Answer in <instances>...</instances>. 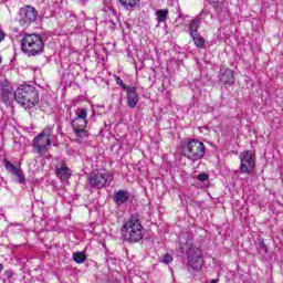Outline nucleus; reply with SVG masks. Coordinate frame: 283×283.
I'll return each instance as SVG.
<instances>
[{"instance_id": "1", "label": "nucleus", "mask_w": 283, "mask_h": 283, "mask_svg": "<svg viewBox=\"0 0 283 283\" xmlns=\"http://www.w3.org/2000/svg\"><path fill=\"white\" fill-rule=\"evenodd\" d=\"M177 251L186 254L188 266L192 269V271H200V269H202V264H205L202 250L193 243V237L189 234L180 235Z\"/></svg>"}, {"instance_id": "2", "label": "nucleus", "mask_w": 283, "mask_h": 283, "mask_svg": "<svg viewBox=\"0 0 283 283\" xmlns=\"http://www.w3.org/2000/svg\"><path fill=\"white\" fill-rule=\"evenodd\" d=\"M122 238L125 242L136 244L145 238V228L140 222V217L138 214H133L128 220L124 222L120 228Z\"/></svg>"}, {"instance_id": "3", "label": "nucleus", "mask_w": 283, "mask_h": 283, "mask_svg": "<svg viewBox=\"0 0 283 283\" xmlns=\"http://www.w3.org/2000/svg\"><path fill=\"white\" fill-rule=\"evenodd\" d=\"M15 102L24 109H32L39 103V92L30 84H21L14 92Z\"/></svg>"}, {"instance_id": "4", "label": "nucleus", "mask_w": 283, "mask_h": 283, "mask_svg": "<svg viewBox=\"0 0 283 283\" xmlns=\"http://www.w3.org/2000/svg\"><path fill=\"white\" fill-rule=\"evenodd\" d=\"M45 43L36 33H24L21 40V50L27 56H39L43 52Z\"/></svg>"}, {"instance_id": "5", "label": "nucleus", "mask_w": 283, "mask_h": 283, "mask_svg": "<svg viewBox=\"0 0 283 283\" xmlns=\"http://www.w3.org/2000/svg\"><path fill=\"white\" fill-rule=\"evenodd\" d=\"M181 149L184 156L188 158V160H192V163L202 160L205 154H207V147H205V144L198 139H191L184 143Z\"/></svg>"}, {"instance_id": "6", "label": "nucleus", "mask_w": 283, "mask_h": 283, "mask_svg": "<svg viewBox=\"0 0 283 283\" xmlns=\"http://www.w3.org/2000/svg\"><path fill=\"white\" fill-rule=\"evenodd\" d=\"M52 126L45 127L34 139H33V147L36 154L40 156H45L52 146Z\"/></svg>"}, {"instance_id": "7", "label": "nucleus", "mask_w": 283, "mask_h": 283, "mask_svg": "<svg viewBox=\"0 0 283 283\" xmlns=\"http://www.w3.org/2000/svg\"><path fill=\"white\" fill-rule=\"evenodd\" d=\"M87 180L93 189H103L104 187H109V185H112L114 176L107 170H94L88 175Z\"/></svg>"}, {"instance_id": "8", "label": "nucleus", "mask_w": 283, "mask_h": 283, "mask_svg": "<svg viewBox=\"0 0 283 283\" xmlns=\"http://www.w3.org/2000/svg\"><path fill=\"white\" fill-rule=\"evenodd\" d=\"M240 158V171L242 174H247V176H251L253 174V169H255V157H253V153L251 150L242 151L239 156Z\"/></svg>"}, {"instance_id": "9", "label": "nucleus", "mask_w": 283, "mask_h": 283, "mask_svg": "<svg viewBox=\"0 0 283 283\" xmlns=\"http://www.w3.org/2000/svg\"><path fill=\"white\" fill-rule=\"evenodd\" d=\"M20 25H30L31 23H34L36 21V17H39V12L34 10L33 7L27 6L20 9Z\"/></svg>"}, {"instance_id": "10", "label": "nucleus", "mask_w": 283, "mask_h": 283, "mask_svg": "<svg viewBox=\"0 0 283 283\" xmlns=\"http://www.w3.org/2000/svg\"><path fill=\"white\" fill-rule=\"evenodd\" d=\"M87 108H77L75 112V118L71 120L73 129H86L87 127Z\"/></svg>"}, {"instance_id": "11", "label": "nucleus", "mask_w": 283, "mask_h": 283, "mask_svg": "<svg viewBox=\"0 0 283 283\" xmlns=\"http://www.w3.org/2000/svg\"><path fill=\"white\" fill-rule=\"evenodd\" d=\"M219 80L222 85H233V83H235V75L231 69L221 67L219 71Z\"/></svg>"}, {"instance_id": "12", "label": "nucleus", "mask_w": 283, "mask_h": 283, "mask_svg": "<svg viewBox=\"0 0 283 283\" xmlns=\"http://www.w3.org/2000/svg\"><path fill=\"white\" fill-rule=\"evenodd\" d=\"M0 96L4 105H12V103L17 101V97L14 96V90L11 86H2Z\"/></svg>"}, {"instance_id": "13", "label": "nucleus", "mask_w": 283, "mask_h": 283, "mask_svg": "<svg viewBox=\"0 0 283 283\" xmlns=\"http://www.w3.org/2000/svg\"><path fill=\"white\" fill-rule=\"evenodd\" d=\"M126 96H127V105L130 107V109H134L136 105H138L139 96L138 92H136V87L132 86L126 90Z\"/></svg>"}, {"instance_id": "14", "label": "nucleus", "mask_w": 283, "mask_h": 283, "mask_svg": "<svg viewBox=\"0 0 283 283\" xmlns=\"http://www.w3.org/2000/svg\"><path fill=\"white\" fill-rule=\"evenodd\" d=\"M113 200L117 205V207H120V205H125V202L129 200V191L118 190L114 193Z\"/></svg>"}, {"instance_id": "15", "label": "nucleus", "mask_w": 283, "mask_h": 283, "mask_svg": "<svg viewBox=\"0 0 283 283\" xmlns=\"http://www.w3.org/2000/svg\"><path fill=\"white\" fill-rule=\"evenodd\" d=\"M56 176L57 178H60V180L67 182V180H70V178L72 177V170H70L67 166L62 165L56 168Z\"/></svg>"}, {"instance_id": "16", "label": "nucleus", "mask_w": 283, "mask_h": 283, "mask_svg": "<svg viewBox=\"0 0 283 283\" xmlns=\"http://www.w3.org/2000/svg\"><path fill=\"white\" fill-rule=\"evenodd\" d=\"M73 132L77 143H85L90 138V133L85 128H74Z\"/></svg>"}, {"instance_id": "17", "label": "nucleus", "mask_w": 283, "mask_h": 283, "mask_svg": "<svg viewBox=\"0 0 283 283\" xmlns=\"http://www.w3.org/2000/svg\"><path fill=\"white\" fill-rule=\"evenodd\" d=\"M119 3L125 10H134L140 6V0H119Z\"/></svg>"}, {"instance_id": "18", "label": "nucleus", "mask_w": 283, "mask_h": 283, "mask_svg": "<svg viewBox=\"0 0 283 283\" xmlns=\"http://www.w3.org/2000/svg\"><path fill=\"white\" fill-rule=\"evenodd\" d=\"M200 18L193 19L190 22V28H189V32H190V36H196V34H198V30H200Z\"/></svg>"}, {"instance_id": "19", "label": "nucleus", "mask_w": 283, "mask_h": 283, "mask_svg": "<svg viewBox=\"0 0 283 283\" xmlns=\"http://www.w3.org/2000/svg\"><path fill=\"white\" fill-rule=\"evenodd\" d=\"M157 21L159 23H165L167 21V17H169V9H160L156 11Z\"/></svg>"}, {"instance_id": "20", "label": "nucleus", "mask_w": 283, "mask_h": 283, "mask_svg": "<svg viewBox=\"0 0 283 283\" xmlns=\"http://www.w3.org/2000/svg\"><path fill=\"white\" fill-rule=\"evenodd\" d=\"M3 165H4V168L7 169V171H9V174H12V176H14L17 174V171L20 169L19 167H17L12 163H10V160H8V159L3 160Z\"/></svg>"}, {"instance_id": "21", "label": "nucleus", "mask_w": 283, "mask_h": 283, "mask_svg": "<svg viewBox=\"0 0 283 283\" xmlns=\"http://www.w3.org/2000/svg\"><path fill=\"white\" fill-rule=\"evenodd\" d=\"M191 38L197 48H205V38H202L199 33L191 35Z\"/></svg>"}, {"instance_id": "22", "label": "nucleus", "mask_w": 283, "mask_h": 283, "mask_svg": "<svg viewBox=\"0 0 283 283\" xmlns=\"http://www.w3.org/2000/svg\"><path fill=\"white\" fill-rule=\"evenodd\" d=\"M73 260L77 264H83V262H85L87 260V255H85V253H83V252H76L73 254Z\"/></svg>"}, {"instance_id": "23", "label": "nucleus", "mask_w": 283, "mask_h": 283, "mask_svg": "<svg viewBox=\"0 0 283 283\" xmlns=\"http://www.w3.org/2000/svg\"><path fill=\"white\" fill-rule=\"evenodd\" d=\"M208 2L214 10H222V6H224V0H208Z\"/></svg>"}, {"instance_id": "24", "label": "nucleus", "mask_w": 283, "mask_h": 283, "mask_svg": "<svg viewBox=\"0 0 283 283\" xmlns=\"http://www.w3.org/2000/svg\"><path fill=\"white\" fill-rule=\"evenodd\" d=\"M13 176L17 177V181L20 185H23V182H25V175H23V170L22 169H19Z\"/></svg>"}, {"instance_id": "25", "label": "nucleus", "mask_w": 283, "mask_h": 283, "mask_svg": "<svg viewBox=\"0 0 283 283\" xmlns=\"http://www.w3.org/2000/svg\"><path fill=\"white\" fill-rule=\"evenodd\" d=\"M259 253H269V247L264 244V239L260 241Z\"/></svg>"}, {"instance_id": "26", "label": "nucleus", "mask_w": 283, "mask_h": 283, "mask_svg": "<svg viewBox=\"0 0 283 283\" xmlns=\"http://www.w3.org/2000/svg\"><path fill=\"white\" fill-rule=\"evenodd\" d=\"M161 262L164 264H170V262H174V256H171V254L167 253L164 255Z\"/></svg>"}, {"instance_id": "27", "label": "nucleus", "mask_w": 283, "mask_h": 283, "mask_svg": "<svg viewBox=\"0 0 283 283\" xmlns=\"http://www.w3.org/2000/svg\"><path fill=\"white\" fill-rule=\"evenodd\" d=\"M115 81L117 85H119V87H123L125 90V92L127 91V88H129V86L125 85V82H123V78H120L119 76H116Z\"/></svg>"}, {"instance_id": "28", "label": "nucleus", "mask_w": 283, "mask_h": 283, "mask_svg": "<svg viewBox=\"0 0 283 283\" xmlns=\"http://www.w3.org/2000/svg\"><path fill=\"white\" fill-rule=\"evenodd\" d=\"M197 179H198L200 182H207V180H209V175L202 172V174L198 175Z\"/></svg>"}, {"instance_id": "29", "label": "nucleus", "mask_w": 283, "mask_h": 283, "mask_svg": "<svg viewBox=\"0 0 283 283\" xmlns=\"http://www.w3.org/2000/svg\"><path fill=\"white\" fill-rule=\"evenodd\" d=\"M6 39V33L3 31H0V43Z\"/></svg>"}, {"instance_id": "30", "label": "nucleus", "mask_w": 283, "mask_h": 283, "mask_svg": "<svg viewBox=\"0 0 283 283\" xmlns=\"http://www.w3.org/2000/svg\"><path fill=\"white\" fill-rule=\"evenodd\" d=\"M4 275H6L7 277H12V271H6V272H4Z\"/></svg>"}, {"instance_id": "31", "label": "nucleus", "mask_w": 283, "mask_h": 283, "mask_svg": "<svg viewBox=\"0 0 283 283\" xmlns=\"http://www.w3.org/2000/svg\"><path fill=\"white\" fill-rule=\"evenodd\" d=\"M202 14H205V17H207V15L209 14V12H208L206 9H203V10L201 11V13H200V17H202Z\"/></svg>"}, {"instance_id": "32", "label": "nucleus", "mask_w": 283, "mask_h": 283, "mask_svg": "<svg viewBox=\"0 0 283 283\" xmlns=\"http://www.w3.org/2000/svg\"><path fill=\"white\" fill-rule=\"evenodd\" d=\"M3 271V263H0V273Z\"/></svg>"}, {"instance_id": "33", "label": "nucleus", "mask_w": 283, "mask_h": 283, "mask_svg": "<svg viewBox=\"0 0 283 283\" xmlns=\"http://www.w3.org/2000/svg\"><path fill=\"white\" fill-rule=\"evenodd\" d=\"M210 283H218V280L213 279V280L210 281Z\"/></svg>"}, {"instance_id": "34", "label": "nucleus", "mask_w": 283, "mask_h": 283, "mask_svg": "<svg viewBox=\"0 0 283 283\" xmlns=\"http://www.w3.org/2000/svg\"><path fill=\"white\" fill-rule=\"evenodd\" d=\"M3 283H8V281L4 279L3 281H2Z\"/></svg>"}, {"instance_id": "35", "label": "nucleus", "mask_w": 283, "mask_h": 283, "mask_svg": "<svg viewBox=\"0 0 283 283\" xmlns=\"http://www.w3.org/2000/svg\"><path fill=\"white\" fill-rule=\"evenodd\" d=\"M95 112H93L92 116H94Z\"/></svg>"}]
</instances>
